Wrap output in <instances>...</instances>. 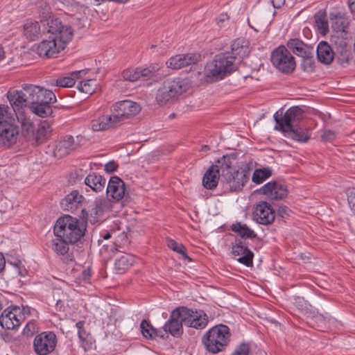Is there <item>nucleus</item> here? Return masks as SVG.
<instances>
[{"label": "nucleus", "mask_w": 355, "mask_h": 355, "mask_svg": "<svg viewBox=\"0 0 355 355\" xmlns=\"http://www.w3.org/2000/svg\"><path fill=\"white\" fill-rule=\"evenodd\" d=\"M248 48L236 40L232 44V53H225L216 55L213 61L208 62L205 68V75L207 81L214 82L223 79L225 76L236 70L234 62L236 55L243 57Z\"/></svg>", "instance_id": "nucleus-1"}, {"label": "nucleus", "mask_w": 355, "mask_h": 355, "mask_svg": "<svg viewBox=\"0 0 355 355\" xmlns=\"http://www.w3.org/2000/svg\"><path fill=\"white\" fill-rule=\"evenodd\" d=\"M304 112L302 108L293 106L284 114L279 110L274 114L276 122L275 129L281 131L286 137L299 142L307 141L310 136L304 129L298 127L297 123L303 119Z\"/></svg>", "instance_id": "nucleus-2"}, {"label": "nucleus", "mask_w": 355, "mask_h": 355, "mask_svg": "<svg viewBox=\"0 0 355 355\" xmlns=\"http://www.w3.org/2000/svg\"><path fill=\"white\" fill-rule=\"evenodd\" d=\"M236 157L234 155H223L220 158L221 182L231 191H240L250 176V164H242L238 169H233Z\"/></svg>", "instance_id": "nucleus-3"}, {"label": "nucleus", "mask_w": 355, "mask_h": 355, "mask_svg": "<svg viewBox=\"0 0 355 355\" xmlns=\"http://www.w3.org/2000/svg\"><path fill=\"white\" fill-rule=\"evenodd\" d=\"M85 225L77 218L69 215L60 218L53 229L56 237L62 238L65 242L73 244L85 234Z\"/></svg>", "instance_id": "nucleus-4"}, {"label": "nucleus", "mask_w": 355, "mask_h": 355, "mask_svg": "<svg viewBox=\"0 0 355 355\" xmlns=\"http://www.w3.org/2000/svg\"><path fill=\"white\" fill-rule=\"evenodd\" d=\"M189 88L187 80L181 78H168L158 87L155 96L157 103L161 105H171Z\"/></svg>", "instance_id": "nucleus-5"}, {"label": "nucleus", "mask_w": 355, "mask_h": 355, "mask_svg": "<svg viewBox=\"0 0 355 355\" xmlns=\"http://www.w3.org/2000/svg\"><path fill=\"white\" fill-rule=\"evenodd\" d=\"M230 329L227 325L218 324L209 329L202 336V343L210 353L223 351L230 341Z\"/></svg>", "instance_id": "nucleus-6"}, {"label": "nucleus", "mask_w": 355, "mask_h": 355, "mask_svg": "<svg viewBox=\"0 0 355 355\" xmlns=\"http://www.w3.org/2000/svg\"><path fill=\"white\" fill-rule=\"evenodd\" d=\"M270 61L278 71L284 74L293 73L296 67L295 58L284 45H280L272 51Z\"/></svg>", "instance_id": "nucleus-7"}, {"label": "nucleus", "mask_w": 355, "mask_h": 355, "mask_svg": "<svg viewBox=\"0 0 355 355\" xmlns=\"http://www.w3.org/2000/svg\"><path fill=\"white\" fill-rule=\"evenodd\" d=\"M28 85H24L21 90L8 91L7 98L14 109L15 117L18 114H26L24 109L31 105Z\"/></svg>", "instance_id": "nucleus-8"}, {"label": "nucleus", "mask_w": 355, "mask_h": 355, "mask_svg": "<svg viewBox=\"0 0 355 355\" xmlns=\"http://www.w3.org/2000/svg\"><path fill=\"white\" fill-rule=\"evenodd\" d=\"M184 325L196 329L205 328L209 322L207 315L202 310H193L186 306H180Z\"/></svg>", "instance_id": "nucleus-9"}, {"label": "nucleus", "mask_w": 355, "mask_h": 355, "mask_svg": "<svg viewBox=\"0 0 355 355\" xmlns=\"http://www.w3.org/2000/svg\"><path fill=\"white\" fill-rule=\"evenodd\" d=\"M26 314L19 306L8 307L0 315V324L6 329H15L26 319Z\"/></svg>", "instance_id": "nucleus-10"}, {"label": "nucleus", "mask_w": 355, "mask_h": 355, "mask_svg": "<svg viewBox=\"0 0 355 355\" xmlns=\"http://www.w3.org/2000/svg\"><path fill=\"white\" fill-rule=\"evenodd\" d=\"M56 344V335L53 331H44L34 338L33 349L37 355H48L54 351Z\"/></svg>", "instance_id": "nucleus-11"}, {"label": "nucleus", "mask_w": 355, "mask_h": 355, "mask_svg": "<svg viewBox=\"0 0 355 355\" xmlns=\"http://www.w3.org/2000/svg\"><path fill=\"white\" fill-rule=\"evenodd\" d=\"M110 111V114H104L92 121L91 127L94 131H105L123 124L112 107H111Z\"/></svg>", "instance_id": "nucleus-12"}, {"label": "nucleus", "mask_w": 355, "mask_h": 355, "mask_svg": "<svg viewBox=\"0 0 355 355\" xmlns=\"http://www.w3.org/2000/svg\"><path fill=\"white\" fill-rule=\"evenodd\" d=\"M68 42L60 41L56 37L49 36L37 46V53L40 57L51 58L65 48Z\"/></svg>", "instance_id": "nucleus-13"}, {"label": "nucleus", "mask_w": 355, "mask_h": 355, "mask_svg": "<svg viewBox=\"0 0 355 355\" xmlns=\"http://www.w3.org/2000/svg\"><path fill=\"white\" fill-rule=\"evenodd\" d=\"M47 31L52 34L51 37H56L59 40L69 42L73 37V31L71 26L62 25L61 21L52 17L46 21Z\"/></svg>", "instance_id": "nucleus-14"}, {"label": "nucleus", "mask_w": 355, "mask_h": 355, "mask_svg": "<svg viewBox=\"0 0 355 355\" xmlns=\"http://www.w3.org/2000/svg\"><path fill=\"white\" fill-rule=\"evenodd\" d=\"M112 107L123 123L125 121L133 118L141 111L140 105L130 100L116 102Z\"/></svg>", "instance_id": "nucleus-15"}, {"label": "nucleus", "mask_w": 355, "mask_h": 355, "mask_svg": "<svg viewBox=\"0 0 355 355\" xmlns=\"http://www.w3.org/2000/svg\"><path fill=\"white\" fill-rule=\"evenodd\" d=\"M18 136L17 125L10 121L0 119V145L10 147L17 142Z\"/></svg>", "instance_id": "nucleus-16"}, {"label": "nucleus", "mask_w": 355, "mask_h": 355, "mask_svg": "<svg viewBox=\"0 0 355 355\" xmlns=\"http://www.w3.org/2000/svg\"><path fill=\"white\" fill-rule=\"evenodd\" d=\"M31 103L52 104L56 102V96L51 90L34 85H28Z\"/></svg>", "instance_id": "nucleus-17"}, {"label": "nucleus", "mask_w": 355, "mask_h": 355, "mask_svg": "<svg viewBox=\"0 0 355 355\" xmlns=\"http://www.w3.org/2000/svg\"><path fill=\"white\" fill-rule=\"evenodd\" d=\"M260 192L271 200H282L288 195L286 184L278 182H269L260 189Z\"/></svg>", "instance_id": "nucleus-18"}, {"label": "nucleus", "mask_w": 355, "mask_h": 355, "mask_svg": "<svg viewBox=\"0 0 355 355\" xmlns=\"http://www.w3.org/2000/svg\"><path fill=\"white\" fill-rule=\"evenodd\" d=\"M183 324L182 310L179 306L171 312L169 319L164 326V329L172 336L178 337L183 332Z\"/></svg>", "instance_id": "nucleus-19"}, {"label": "nucleus", "mask_w": 355, "mask_h": 355, "mask_svg": "<svg viewBox=\"0 0 355 355\" xmlns=\"http://www.w3.org/2000/svg\"><path fill=\"white\" fill-rule=\"evenodd\" d=\"M254 216L259 223L269 225L275 220V213L269 202L261 201L255 207Z\"/></svg>", "instance_id": "nucleus-20"}, {"label": "nucleus", "mask_w": 355, "mask_h": 355, "mask_svg": "<svg viewBox=\"0 0 355 355\" xmlns=\"http://www.w3.org/2000/svg\"><path fill=\"white\" fill-rule=\"evenodd\" d=\"M157 69L158 68L155 67L152 68H129L122 72V77L125 80L130 82H135L141 78H144V80L149 79L155 76Z\"/></svg>", "instance_id": "nucleus-21"}, {"label": "nucleus", "mask_w": 355, "mask_h": 355, "mask_svg": "<svg viewBox=\"0 0 355 355\" xmlns=\"http://www.w3.org/2000/svg\"><path fill=\"white\" fill-rule=\"evenodd\" d=\"M200 59V55L198 53L179 54L171 57L166 62V65L173 69H180L196 64Z\"/></svg>", "instance_id": "nucleus-22"}, {"label": "nucleus", "mask_w": 355, "mask_h": 355, "mask_svg": "<svg viewBox=\"0 0 355 355\" xmlns=\"http://www.w3.org/2000/svg\"><path fill=\"white\" fill-rule=\"evenodd\" d=\"M107 196L115 201L121 200L125 193L124 182L117 176H112L107 183Z\"/></svg>", "instance_id": "nucleus-23"}, {"label": "nucleus", "mask_w": 355, "mask_h": 355, "mask_svg": "<svg viewBox=\"0 0 355 355\" xmlns=\"http://www.w3.org/2000/svg\"><path fill=\"white\" fill-rule=\"evenodd\" d=\"M77 147L78 144L75 143L73 137L71 135H65L56 142L53 148V155L58 158H62L75 150Z\"/></svg>", "instance_id": "nucleus-24"}, {"label": "nucleus", "mask_w": 355, "mask_h": 355, "mask_svg": "<svg viewBox=\"0 0 355 355\" xmlns=\"http://www.w3.org/2000/svg\"><path fill=\"white\" fill-rule=\"evenodd\" d=\"M221 164L220 158L216 164L211 165L205 172L202 178V185L207 189L211 190L217 187L218 180L221 178Z\"/></svg>", "instance_id": "nucleus-25"}, {"label": "nucleus", "mask_w": 355, "mask_h": 355, "mask_svg": "<svg viewBox=\"0 0 355 355\" xmlns=\"http://www.w3.org/2000/svg\"><path fill=\"white\" fill-rule=\"evenodd\" d=\"M69 242H65L62 238L56 237L51 241V248L58 254L62 256L63 263L69 265L72 264L73 261V255L67 254L69 250Z\"/></svg>", "instance_id": "nucleus-26"}, {"label": "nucleus", "mask_w": 355, "mask_h": 355, "mask_svg": "<svg viewBox=\"0 0 355 355\" xmlns=\"http://www.w3.org/2000/svg\"><path fill=\"white\" fill-rule=\"evenodd\" d=\"M84 200L78 191L73 190L61 200L60 205L64 210L73 212L82 205Z\"/></svg>", "instance_id": "nucleus-27"}, {"label": "nucleus", "mask_w": 355, "mask_h": 355, "mask_svg": "<svg viewBox=\"0 0 355 355\" xmlns=\"http://www.w3.org/2000/svg\"><path fill=\"white\" fill-rule=\"evenodd\" d=\"M16 118L21 126V135L26 141L32 143L35 131L33 122L26 114H18Z\"/></svg>", "instance_id": "nucleus-28"}, {"label": "nucleus", "mask_w": 355, "mask_h": 355, "mask_svg": "<svg viewBox=\"0 0 355 355\" xmlns=\"http://www.w3.org/2000/svg\"><path fill=\"white\" fill-rule=\"evenodd\" d=\"M232 254L239 256L237 261L246 266H252L253 253L247 247L244 246L242 241H236L232 246Z\"/></svg>", "instance_id": "nucleus-29"}, {"label": "nucleus", "mask_w": 355, "mask_h": 355, "mask_svg": "<svg viewBox=\"0 0 355 355\" xmlns=\"http://www.w3.org/2000/svg\"><path fill=\"white\" fill-rule=\"evenodd\" d=\"M287 49L297 56L303 57L313 54V47L308 46L299 39H290L287 42Z\"/></svg>", "instance_id": "nucleus-30"}, {"label": "nucleus", "mask_w": 355, "mask_h": 355, "mask_svg": "<svg viewBox=\"0 0 355 355\" xmlns=\"http://www.w3.org/2000/svg\"><path fill=\"white\" fill-rule=\"evenodd\" d=\"M51 132L52 128L50 122L46 120L40 121L35 131L32 144H40L45 142L51 136Z\"/></svg>", "instance_id": "nucleus-31"}, {"label": "nucleus", "mask_w": 355, "mask_h": 355, "mask_svg": "<svg viewBox=\"0 0 355 355\" xmlns=\"http://www.w3.org/2000/svg\"><path fill=\"white\" fill-rule=\"evenodd\" d=\"M85 184L94 192L103 191L107 184L106 179L96 173L88 174L85 179Z\"/></svg>", "instance_id": "nucleus-32"}, {"label": "nucleus", "mask_w": 355, "mask_h": 355, "mask_svg": "<svg viewBox=\"0 0 355 355\" xmlns=\"http://www.w3.org/2000/svg\"><path fill=\"white\" fill-rule=\"evenodd\" d=\"M318 60L324 64H329L334 59L331 47L326 42H320L316 50Z\"/></svg>", "instance_id": "nucleus-33"}, {"label": "nucleus", "mask_w": 355, "mask_h": 355, "mask_svg": "<svg viewBox=\"0 0 355 355\" xmlns=\"http://www.w3.org/2000/svg\"><path fill=\"white\" fill-rule=\"evenodd\" d=\"M81 71H74L64 76H60L50 81L51 86L59 87H71L76 83V80L79 78Z\"/></svg>", "instance_id": "nucleus-34"}, {"label": "nucleus", "mask_w": 355, "mask_h": 355, "mask_svg": "<svg viewBox=\"0 0 355 355\" xmlns=\"http://www.w3.org/2000/svg\"><path fill=\"white\" fill-rule=\"evenodd\" d=\"M112 207V202L108 197L96 198L94 202V207L92 209L91 214L96 216L102 215L105 211L111 210Z\"/></svg>", "instance_id": "nucleus-35"}, {"label": "nucleus", "mask_w": 355, "mask_h": 355, "mask_svg": "<svg viewBox=\"0 0 355 355\" xmlns=\"http://www.w3.org/2000/svg\"><path fill=\"white\" fill-rule=\"evenodd\" d=\"M24 35L31 40H35L39 38L41 31L37 21H27L24 26Z\"/></svg>", "instance_id": "nucleus-36"}, {"label": "nucleus", "mask_w": 355, "mask_h": 355, "mask_svg": "<svg viewBox=\"0 0 355 355\" xmlns=\"http://www.w3.org/2000/svg\"><path fill=\"white\" fill-rule=\"evenodd\" d=\"M232 230L243 239H254L257 234L246 224L236 223L232 225Z\"/></svg>", "instance_id": "nucleus-37"}, {"label": "nucleus", "mask_w": 355, "mask_h": 355, "mask_svg": "<svg viewBox=\"0 0 355 355\" xmlns=\"http://www.w3.org/2000/svg\"><path fill=\"white\" fill-rule=\"evenodd\" d=\"M141 332L143 336L148 339H154L159 336L158 331L146 320H143L140 324Z\"/></svg>", "instance_id": "nucleus-38"}, {"label": "nucleus", "mask_w": 355, "mask_h": 355, "mask_svg": "<svg viewBox=\"0 0 355 355\" xmlns=\"http://www.w3.org/2000/svg\"><path fill=\"white\" fill-rule=\"evenodd\" d=\"M31 105H32V112L42 118L47 117L53 112L51 104L31 103Z\"/></svg>", "instance_id": "nucleus-39"}, {"label": "nucleus", "mask_w": 355, "mask_h": 355, "mask_svg": "<svg viewBox=\"0 0 355 355\" xmlns=\"http://www.w3.org/2000/svg\"><path fill=\"white\" fill-rule=\"evenodd\" d=\"M272 175V171L269 168H257L254 170L252 180L253 182L259 184Z\"/></svg>", "instance_id": "nucleus-40"}, {"label": "nucleus", "mask_w": 355, "mask_h": 355, "mask_svg": "<svg viewBox=\"0 0 355 355\" xmlns=\"http://www.w3.org/2000/svg\"><path fill=\"white\" fill-rule=\"evenodd\" d=\"M77 88L81 92L92 94L95 92L97 89V83L95 79L84 80L78 84Z\"/></svg>", "instance_id": "nucleus-41"}, {"label": "nucleus", "mask_w": 355, "mask_h": 355, "mask_svg": "<svg viewBox=\"0 0 355 355\" xmlns=\"http://www.w3.org/2000/svg\"><path fill=\"white\" fill-rule=\"evenodd\" d=\"M166 243L167 246L172 250L178 253L181 258L191 260L190 257L187 254L185 246L182 243H178L175 240L171 239H167Z\"/></svg>", "instance_id": "nucleus-42"}, {"label": "nucleus", "mask_w": 355, "mask_h": 355, "mask_svg": "<svg viewBox=\"0 0 355 355\" xmlns=\"http://www.w3.org/2000/svg\"><path fill=\"white\" fill-rule=\"evenodd\" d=\"M138 264L137 259L132 254H125L115 259V266H132Z\"/></svg>", "instance_id": "nucleus-43"}, {"label": "nucleus", "mask_w": 355, "mask_h": 355, "mask_svg": "<svg viewBox=\"0 0 355 355\" xmlns=\"http://www.w3.org/2000/svg\"><path fill=\"white\" fill-rule=\"evenodd\" d=\"M14 109L7 105H0V119L12 122L15 120Z\"/></svg>", "instance_id": "nucleus-44"}, {"label": "nucleus", "mask_w": 355, "mask_h": 355, "mask_svg": "<svg viewBox=\"0 0 355 355\" xmlns=\"http://www.w3.org/2000/svg\"><path fill=\"white\" fill-rule=\"evenodd\" d=\"M302 68L306 72H312L315 68L313 54L306 55L302 57Z\"/></svg>", "instance_id": "nucleus-45"}, {"label": "nucleus", "mask_w": 355, "mask_h": 355, "mask_svg": "<svg viewBox=\"0 0 355 355\" xmlns=\"http://www.w3.org/2000/svg\"><path fill=\"white\" fill-rule=\"evenodd\" d=\"M37 324L33 320L28 321L24 328L23 334L26 336H31L37 332Z\"/></svg>", "instance_id": "nucleus-46"}, {"label": "nucleus", "mask_w": 355, "mask_h": 355, "mask_svg": "<svg viewBox=\"0 0 355 355\" xmlns=\"http://www.w3.org/2000/svg\"><path fill=\"white\" fill-rule=\"evenodd\" d=\"M315 22L318 25V27L320 30H321V33L325 34L329 31V26L325 17L320 16H315Z\"/></svg>", "instance_id": "nucleus-47"}, {"label": "nucleus", "mask_w": 355, "mask_h": 355, "mask_svg": "<svg viewBox=\"0 0 355 355\" xmlns=\"http://www.w3.org/2000/svg\"><path fill=\"white\" fill-rule=\"evenodd\" d=\"M249 345L246 343H242L236 348L232 355H249Z\"/></svg>", "instance_id": "nucleus-48"}, {"label": "nucleus", "mask_w": 355, "mask_h": 355, "mask_svg": "<svg viewBox=\"0 0 355 355\" xmlns=\"http://www.w3.org/2000/svg\"><path fill=\"white\" fill-rule=\"evenodd\" d=\"M81 346L83 347L85 351H87L92 349L94 344V340L91 335L80 339Z\"/></svg>", "instance_id": "nucleus-49"}, {"label": "nucleus", "mask_w": 355, "mask_h": 355, "mask_svg": "<svg viewBox=\"0 0 355 355\" xmlns=\"http://www.w3.org/2000/svg\"><path fill=\"white\" fill-rule=\"evenodd\" d=\"M84 325H85L84 321H79V322H76V327L78 329V334L79 339L87 337L90 335V334H89L86 331H85Z\"/></svg>", "instance_id": "nucleus-50"}, {"label": "nucleus", "mask_w": 355, "mask_h": 355, "mask_svg": "<svg viewBox=\"0 0 355 355\" xmlns=\"http://www.w3.org/2000/svg\"><path fill=\"white\" fill-rule=\"evenodd\" d=\"M43 10L40 12V16L41 17V22H44L45 21H48L51 19V9L49 6H45V7L42 9Z\"/></svg>", "instance_id": "nucleus-51"}, {"label": "nucleus", "mask_w": 355, "mask_h": 355, "mask_svg": "<svg viewBox=\"0 0 355 355\" xmlns=\"http://www.w3.org/2000/svg\"><path fill=\"white\" fill-rule=\"evenodd\" d=\"M347 200L352 210L355 212V189L351 190L347 196Z\"/></svg>", "instance_id": "nucleus-52"}, {"label": "nucleus", "mask_w": 355, "mask_h": 355, "mask_svg": "<svg viewBox=\"0 0 355 355\" xmlns=\"http://www.w3.org/2000/svg\"><path fill=\"white\" fill-rule=\"evenodd\" d=\"M6 260H7V262L12 266H20L23 264L21 259L12 255L8 256Z\"/></svg>", "instance_id": "nucleus-53"}, {"label": "nucleus", "mask_w": 355, "mask_h": 355, "mask_svg": "<svg viewBox=\"0 0 355 355\" xmlns=\"http://www.w3.org/2000/svg\"><path fill=\"white\" fill-rule=\"evenodd\" d=\"M336 138V135L334 131L331 130H324L322 135V139L324 141H333Z\"/></svg>", "instance_id": "nucleus-54"}, {"label": "nucleus", "mask_w": 355, "mask_h": 355, "mask_svg": "<svg viewBox=\"0 0 355 355\" xmlns=\"http://www.w3.org/2000/svg\"><path fill=\"white\" fill-rule=\"evenodd\" d=\"M11 207L10 202L7 198H3L0 199V211L5 212L8 207Z\"/></svg>", "instance_id": "nucleus-55"}, {"label": "nucleus", "mask_w": 355, "mask_h": 355, "mask_svg": "<svg viewBox=\"0 0 355 355\" xmlns=\"http://www.w3.org/2000/svg\"><path fill=\"white\" fill-rule=\"evenodd\" d=\"M229 16L227 13H221L217 18L216 22L219 26H222L223 23L229 19Z\"/></svg>", "instance_id": "nucleus-56"}, {"label": "nucleus", "mask_w": 355, "mask_h": 355, "mask_svg": "<svg viewBox=\"0 0 355 355\" xmlns=\"http://www.w3.org/2000/svg\"><path fill=\"white\" fill-rule=\"evenodd\" d=\"M117 164L114 162H110L105 165V170L107 173H112L116 170Z\"/></svg>", "instance_id": "nucleus-57"}, {"label": "nucleus", "mask_w": 355, "mask_h": 355, "mask_svg": "<svg viewBox=\"0 0 355 355\" xmlns=\"http://www.w3.org/2000/svg\"><path fill=\"white\" fill-rule=\"evenodd\" d=\"M289 209L286 206H281L277 209V214L281 217H284L285 216L288 215Z\"/></svg>", "instance_id": "nucleus-58"}, {"label": "nucleus", "mask_w": 355, "mask_h": 355, "mask_svg": "<svg viewBox=\"0 0 355 355\" xmlns=\"http://www.w3.org/2000/svg\"><path fill=\"white\" fill-rule=\"evenodd\" d=\"M90 276H91L90 268H87V269H85L82 272V279L83 281H88L89 279Z\"/></svg>", "instance_id": "nucleus-59"}, {"label": "nucleus", "mask_w": 355, "mask_h": 355, "mask_svg": "<svg viewBox=\"0 0 355 355\" xmlns=\"http://www.w3.org/2000/svg\"><path fill=\"white\" fill-rule=\"evenodd\" d=\"M254 24L255 26L251 24L250 20L248 19V24L250 27L254 29L256 32H259L263 27V25L258 21H254Z\"/></svg>", "instance_id": "nucleus-60"}, {"label": "nucleus", "mask_w": 355, "mask_h": 355, "mask_svg": "<svg viewBox=\"0 0 355 355\" xmlns=\"http://www.w3.org/2000/svg\"><path fill=\"white\" fill-rule=\"evenodd\" d=\"M16 272L21 277H25L28 271L26 268H15Z\"/></svg>", "instance_id": "nucleus-61"}, {"label": "nucleus", "mask_w": 355, "mask_h": 355, "mask_svg": "<svg viewBox=\"0 0 355 355\" xmlns=\"http://www.w3.org/2000/svg\"><path fill=\"white\" fill-rule=\"evenodd\" d=\"M285 3V0H272L274 8H279Z\"/></svg>", "instance_id": "nucleus-62"}, {"label": "nucleus", "mask_w": 355, "mask_h": 355, "mask_svg": "<svg viewBox=\"0 0 355 355\" xmlns=\"http://www.w3.org/2000/svg\"><path fill=\"white\" fill-rule=\"evenodd\" d=\"M348 6L351 12L355 14V0H348Z\"/></svg>", "instance_id": "nucleus-63"}, {"label": "nucleus", "mask_w": 355, "mask_h": 355, "mask_svg": "<svg viewBox=\"0 0 355 355\" xmlns=\"http://www.w3.org/2000/svg\"><path fill=\"white\" fill-rule=\"evenodd\" d=\"M6 258L2 253L0 252V266H5Z\"/></svg>", "instance_id": "nucleus-64"}]
</instances>
